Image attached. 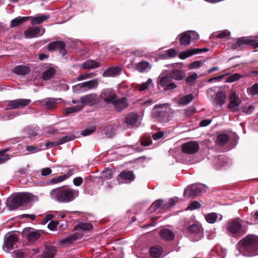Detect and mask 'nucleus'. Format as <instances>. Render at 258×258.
<instances>
[{
  "label": "nucleus",
  "mask_w": 258,
  "mask_h": 258,
  "mask_svg": "<svg viewBox=\"0 0 258 258\" xmlns=\"http://www.w3.org/2000/svg\"><path fill=\"white\" fill-rule=\"evenodd\" d=\"M159 234L162 238L168 241L173 240L175 237L174 233L168 229H161Z\"/></svg>",
  "instance_id": "24"
},
{
  "label": "nucleus",
  "mask_w": 258,
  "mask_h": 258,
  "mask_svg": "<svg viewBox=\"0 0 258 258\" xmlns=\"http://www.w3.org/2000/svg\"><path fill=\"white\" fill-rule=\"evenodd\" d=\"M149 66L150 63L149 62L142 61L136 64V69L138 72L143 73L147 69L149 68Z\"/></svg>",
  "instance_id": "35"
},
{
  "label": "nucleus",
  "mask_w": 258,
  "mask_h": 258,
  "mask_svg": "<svg viewBox=\"0 0 258 258\" xmlns=\"http://www.w3.org/2000/svg\"><path fill=\"white\" fill-rule=\"evenodd\" d=\"M98 81L96 80H92L82 83L77 84L73 87L77 89H80L83 88H86L87 90L95 88L98 86Z\"/></svg>",
  "instance_id": "17"
},
{
  "label": "nucleus",
  "mask_w": 258,
  "mask_h": 258,
  "mask_svg": "<svg viewBox=\"0 0 258 258\" xmlns=\"http://www.w3.org/2000/svg\"><path fill=\"white\" fill-rule=\"evenodd\" d=\"M227 233L235 238H238L246 233V229L242 225V221L239 218L229 220L225 225Z\"/></svg>",
  "instance_id": "4"
},
{
  "label": "nucleus",
  "mask_w": 258,
  "mask_h": 258,
  "mask_svg": "<svg viewBox=\"0 0 258 258\" xmlns=\"http://www.w3.org/2000/svg\"><path fill=\"white\" fill-rule=\"evenodd\" d=\"M84 105H78L74 107H67L65 109L66 114H69L74 112H77L82 109Z\"/></svg>",
  "instance_id": "42"
},
{
  "label": "nucleus",
  "mask_w": 258,
  "mask_h": 258,
  "mask_svg": "<svg viewBox=\"0 0 258 258\" xmlns=\"http://www.w3.org/2000/svg\"><path fill=\"white\" fill-rule=\"evenodd\" d=\"M30 18V17H18L11 21V27H15L19 26L23 23L28 21Z\"/></svg>",
  "instance_id": "27"
},
{
  "label": "nucleus",
  "mask_w": 258,
  "mask_h": 258,
  "mask_svg": "<svg viewBox=\"0 0 258 258\" xmlns=\"http://www.w3.org/2000/svg\"><path fill=\"white\" fill-rule=\"evenodd\" d=\"M93 227V225L91 223L80 222L75 226V229L77 230H81L82 231H87L92 229Z\"/></svg>",
  "instance_id": "38"
},
{
  "label": "nucleus",
  "mask_w": 258,
  "mask_h": 258,
  "mask_svg": "<svg viewBox=\"0 0 258 258\" xmlns=\"http://www.w3.org/2000/svg\"><path fill=\"white\" fill-rule=\"evenodd\" d=\"M67 179V177L61 175L55 178H53L49 180V183L51 184H56L58 182H62Z\"/></svg>",
  "instance_id": "52"
},
{
  "label": "nucleus",
  "mask_w": 258,
  "mask_h": 258,
  "mask_svg": "<svg viewBox=\"0 0 258 258\" xmlns=\"http://www.w3.org/2000/svg\"><path fill=\"white\" fill-rule=\"evenodd\" d=\"M66 43L62 41H55L49 43L47 45V49L50 51L59 50L62 56L67 54Z\"/></svg>",
  "instance_id": "10"
},
{
  "label": "nucleus",
  "mask_w": 258,
  "mask_h": 258,
  "mask_svg": "<svg viewBox=\"0 0 258 258\" xmlns=\"http://www.w3.org/2000/svg\"><path fill=\"white\" fill-rule=\"evenodd\" d=\"M201 205L198 201H194L191 202L186 208V210H194L201 208Z\"/></svg>",
  "instance_id": "51"
},
{
  "label": "nucleus",
  "mask_w": 258,
  "mask_h": 258,
  "mask_svg": "<svg viewBox=\"0 0 258 258\" xmlns=\"http://www.w3.org/2000/svg\"><path fill=\"white\" fill-rule=\"evenodd\" d=\"M58 222L56 221H51L48 224V228L51 230H54L57 226Z\"/></svg>",
  "instance_id": "62"
},
{
  "label": "nucleus",
  "mask_w": 258,
  "mask_h": 258,
  "mask_svg": "<svg viewBox=\"0 0 258 258\" xmlns=\"http://www.w3.org/2000/svg\"><path fill=\"white\" fill-rule=\"evenodd\" d=\"M179 42L181 45L186 46L190 44V39L187 31L181 34Z\"/></svg>",
  "instance_id": "37"
},
{
  "label": "nucleus",
  "mask_w": 258,
  "mask_h": 258,
  "mask_svg": "<svg viewBox=\"0 0 258 258\" xmlns=\"http://www.w3.org/2000/svg\"><path fill=\"white\" fill-rule=\"evenodd\" d=\"M170 104L165 103L155 105L152 116L155 120L159 122L169 121L173 109L170 108Z\"/></svg>",
  "instance_id": "3"
},
{
  "label": "nucleus",
  "mask_w": 258,
  "mask_h": 258,
  "mask_svg": "<svg viewBox=\"0 0 258 258\" xmlns=\"http://www.w3.org/2000/svg\"><path fill=\"white\" fill-rule=\"evenodd\" d=\"M47 109H52L55 107L56 103L54 100L52 99H47L43 101Z\"/></svg>",
  "instance_id": "47"
},
{
  "label": "nucleus",
  "mask_w": 258,
  "mask_h": 258,
  "mask_svg": "<svg viewBox=\"0 0 258 258\" xmlns=\"http://www.w3.org/2000/svg\"><path fill=\"white\" fill-rule=\"evenodd\" d=\"M205 190L202 184H192L187 187L184 191V195L187 198H192L200 195Z\"/></svg>",
  "instance_id": "8"
},
{
  "label": "nucleus",
  "mask_w": 258,
  "mask_h": 258,
  "mask_svg": "<svg viewBox=\"0 0 258 258\" xmlns=\"http://www.w3.org/2000/svg\"><path fill=\"white\" fill-rule=\"evenodd\" d=\"M98 100L97 95L95 93H91L84 95L80 98L81 105H86L89 104H95Z\"/></svg>",
  "instance_id": "15"
},
{
  "label": "nucleus",
  "mask_w": 258,
  "mask_h": 258,
  "mask_svg": "<svg viewBox=\"0 0 258 258\" xmlns=\"http://www.w3.org/2000/svg\"><path fill=\"white\" fill-rule=\"evenodd\" d=\"M241 102V99L237 96L236 92H232L229 95V102L228 104V108L231 111H237Z\"/></svg>",
  "instance_id": "11"
},
{
  "label": "nucleus",
  "mask_w": 258,
  "mask_h": 258,
  "mask_svg": "<svg viewBox=\"0 0 258 258\" xmlns=\"http://www.w3.org/2000/svg\"><path fill=\"white\" fill-rule=\"evenodd\" d=\"M56 252V247L51 244L45 245L44 251L41 255L42 258H53Z\"/></svg>",
  "instance_id": "16"
},
{
  "label": "nucleus",
  "mask_w": 258,
  "mask_h": 258,
  "mask_svg": "<svg viewBox=\"0 0 258 258\" xmlns=\"http://www.w3.org/2000/svg\"><path fill=\"white\" fill-rule=\"evenodd\" d=\"M52 170L50 168L46 167L43 168L41 170V175L43 176H47L51 173Z\"/></svg>",
  "instance_id": "64"
},
{
  "label": "nucleus",
  "mask_w": 258,
  "mask_h": 258,
  "mask_svg": "<svg viewBox=\"0 0 258 258\" xmlns=\"http://www.w3.org/2000/svg\"><path fill=\"white\" fill-rule=\"evenodd\" d=\"M138 117L137 113H130L125 117V123L127 125H132L137 121Z\"/></svg>",
  "instance_id": "32"
},
{
  "label": "nucleus",
  "mask_w": 258,
  "mask_h": 258,
  "mask_svg": "<svg viewBox=\"0 0 258 258\" xmlns=\"http://www.w3.org/2000/svg\"><path fill=\"white\" fill-rule=\"evenodd\" d=\"M199 146L194 141H191L184 144L182 146V150L183 152L188 154H194L198 151Z\"/></svg>",
  "instance_id": "14"
},
{
  "label": "nucleus",
  "mask_w": 258,
  "mask_h": 258,
  "mask_svg": "<svg viewBox=\"0 0 258 258\" xmlns=\"http://www.w3.org/2000/svg\"><path fill=\"white\" fill-rule=\"evenodd\" d=\"M13 257L14 258H26L27 256L28 255V251L25 250L22 251L21 250L18 249L15 250L13 253Z\"/></svg>",
  "instance_id": "40"
},
{
  "label": "nucleus",
  "mask_w": 258,
  "mask_h": 258,
  "mask_svg": "<svg viewBox=\"0 0 258 258\" xmlns=\"http://www.w3.org/2000/svg\"><path fill=\"white\" fill-rule=\"evenodd\" d=\"M194 99L192 94L184 96L178 100V103L182 105H185L190 103Z\"/></svg>",
  "instance_id": "39"
},
{
  "label": "nucleus",
  "mask_w": 258,
  "mask_h": 258,
  "mask_svg": "<svg viewBox=\"0 0 258 258\" xmlns=\"http://www.w3.org/2000/svg\"><path fill=\"white\" fill-rule=\"evenodd\" d=\"M58 145H59L58 141L55 142L47 141L45 144V147L48 148L57 146Z\"/></svg>",
  "instance_id": "60"
},
{
  "label": "nucleus",
  "mask_w": 258,
  "mask_h": 258,
  "mask_svg": "<svg viewBox=\"0 0 258 258\" xmlns=\"http://www.w3.org/2000/svg\"><path fill=\"white\" fill-rule=\"evenodd\" d=\"M241 78V76L238 74L235 73L229 76L226 79V82H233L238 81Z\"/></svg>",
  "instance_id": "49"
},
{
  "label": "nucleus",
  "mask_w": 258,
  "mask_h": 258,
  "mask_svg": "<svg viewBox=\"0 0 258 258\" xmlns=\"http://www.w3.org/2000/svg\"><path fill=\"white\" fill-rule=\"evenodd\" d=\"M202 50L201 49H188L185 51L181 52L179 55V57L180 58L184 59H185L193 54H197L202 52Z\"/></svg>",
  "instance_id": "26"
},
{
  "label": "nucleus",
  "mask_w": 258,
  "mask_h": 258,
  "mask_svg": "<svg viewBox=\"0 0 258 258\" xmlns=\"http://www.w3.org/2000/svg\"><path fill=\"white\" fill-rule=\"evenodd\" d=\"M40 237V234L38 231H31L28 233L27 239L29 241H35Z\"/></svg>",
  "instance_id": "43"
},
{
  "label": "nucleus",
  "mask_w": 258,
  "mask_h": 258,
  "mask_svg": "<svg viewBox=\"0 0 258 258\" xmlns=\"http://www.w3.org/2000/svg\"><path fill=\"white\" fill-rule=\"evenodd\" d=\"M116 97L114 91L108 89L104 90L100 95V99L106 104H112Z\"/></svg>",
  "instance_id": "12"
},
{
  "label": "nucleus",
  "mask_w": 258,
  "mask_h": 258,
  "mask_svg": "<svg viewBox=\"0 0 258 258\" xmlns=\"http://www.w3.org/2000/svg\"><path fill=\"white\" fill-rule=\"evenodd\" d=\"M174 80H177V70L174 69L171 73L165 76L159 77L158 86L162 87L165 90H170L176 87Z\"/></svg>",
  "instance_id": "5"
},
{
  "label": "nucleus",
  "mask_w": 258,
  "mask_h": 258,
  "mask_svg": "<svg viewBox=\"0 0 258 258\" xmlns=\"http://www.w3.org/2000/svg\"><path fill=\"white\" fill-rule=\"evenodd\" d=\"M31 100L28 99H17L7 101L8 109H15L29 105Z\"/></svg>",
  "instance_id": "9"
},
{
  "label": "nucleus",
  "mask_w": 258,
  "mask_h": 258,
  "mask_svg": "<svg viewBox=\"0 0 258 258\" xmlns=\"http://www.w3.org/2000/svg\"><path fill=\"white\" fill-rule=\"evenodd\" d=\"M113 174L110 170H106L103 172V177L104 179H109L112 178Z\"/></svg>",
  "instance_id": "57"
},
{
  "label": "nucleus",
  "mask_w": 258,
  "mask_h": 258,
  "mask_svg": "<svg viewBox=\"0 0 258 258\" xmlns=\"http://www.w3.org/2000/svg\"><path fill=\"white\" fill-rule=\"evenodd\" d=\"M40 32V29L38 27H35L25 30L24 35L26 37L31 38L37 37Z\"/></svg>",
  "instance_id": "25"
},
{
  "label": "nucleus",
  "mask_w": 258,
  "mask_h": 258,
  "mask_svg": "<svg viewBox=\"0 0 258 258\" xmlns=\"http://www.w3.org/2000/svg\"><path fill=\"white\" fill-rule=\"evenodd\" d=\"M164 135L163 132H158L156 133H154L152 135V138L154 140H157L162 138Z\"/></svg>",
  "instance_id": "59"
},
{
  "label": "nucleus",
  "mask_w": 258,
  "mask_h": 258,
  "mask_svg": "<svg viewBox=\"0 0 258 258\" xmlns=\"http://www.w3.org/2000/svg\"><path fill=\"white\" fill-rule=\"evenodd\" d=\"M83 182V179L81 177H75L73 179V183L76 186H80Z\"/></svg>",
  "instance_id": "63"
},
{
  "label": "nucleus",
  "mask_w": 258,
  "mask_h": 258,
  "mask_svg": "<svg viewBox=\"0 0 258 258\" xmlns=\"http://www.w3.org/2000/svg\"><path fill=\"white\" fill-rule=\"evenodd\" d=\"M121 69L118 67H110L103 73L104 77H113L118 76L121 72Z\"/></svg>",
  "instance_id": "19"
},
{
  "label": "nucleus",
  "mask_w": 258,
  "mask_h": 258,
  "mask_svg": "<svg viewBox=\"0 0 258 258\" xmlns=\"http://www.w3.org/2000/svg\"><path fill=\"white\" fill-rule=\"evenodd\" d=\"M96 130L95 126H92L90 128H86L82 132V135L83 136H87L92 134Z\"/></svg>",
  "instance_id": "54"
},
{
  "label": "nucleus",
  "mask_w": 258,
  "mask_h": 258,
  "mask_svg": "<svg viewBox=\"0 0 258 258\" xmlns=\"http://www.w3.org/2000/svg\"><path fill=\"white\" fill-rule=\"evenodd\" d=\"M112 104H113L115 110L117 112L122 111L128 106L126 97H122L121 98H115Z\"/></svg>",
  "instance_id": "13"
},
{
  "label": "nucleus",
  "mask_w": 258,
  "mask_h": 258,
  "mask_svg": "<svg viewBox=\"0 0 258 258\" xmlns=\"http://www.w3.org/2000/svg\"><path fill=\"white\" fill-rule=\"evenodd\" d=\"M206 221L211 224L215 223L218 219V215L216 213H211L205 215Z\"/></svg>",
  "instance_id": "41"
},
{
  "label": "nucleus",
  "mask_w": 258,
  "mask_h": 258,
  "mask_svg": "<svg viewBox=\"0 0 258 258\" xmlns=\"http://www.w3.org/2000/svg\"><path fill=\"white\" fill-rule=\"evenodd\" d=\"M197 78L198 75L196 73H193L186 78V83L189 85H192Z\"/></svg>",
  "instance_id": "48"
},
{
  "label": "nucleus",
  "mask_w": 258,
  "mask_h": 258,
  "mask_svg": "<svg viewBox=\"0 0 258 258\" xmlns=\"http://www.w3.org/2000/svg\"><path fill=\"white\" fill-rule=\"evenodd\" d=\"M75 138V136L73 134H70L68 135H67L65 137H63L60 138L58 141V144H59V145L63 144L68 142H69V141L74 140Z\"/></svg>",
  "instance_id": "45"
},
{
  "label": "nucleus",
  "mask_w": 258,
  "mask_h": 258,
  "mask_svg": "<svg viewBox=\"0 0 258 258\" xmlns=\"http://www.w3.org/2000/svg\"><path fill=\"white\" fill-rule=\"evenodd\" d=\"M176 51L175 49L173 48L169 49L165 51V52L162 54V58H167V57H175L176 55Z\"/></svg>",
  "instance_id": "46"
},
{
  "label": "nucleus",
  "mask_w": 258,
  "mask_h": 258,
  "mask_svg": "<svg viewBox=\"0 0 258 258\" xmlns=\"http://www.w3.org/2000/svg\"><path fill=\"white\" fill-rule=\"evenodd\" d=\"M118 177L126 181V182H130L135 180L136 176L133 171L124 170L118 175Z\"/></svg>",
  "instance_id": "18"
},
{
  "label": "nucleus",
  "mask_w": 258,
  "mask_h": 258,
  "mask_svg": "<svg viewBox=\"0 0 258 258\" xmlns=\"http://www.w3.org/2000/svg\"><path fill=\"white\" fill-rule=\"evenodd\" d=\"M188 230L191 233L199 236H202L203 233L202 227L198 224H192L189 226Z\"/></svg>",
  "instance_id": "28"
},
{
  "label": "nucleus",
  "mask_w": 258,
  "mask_h": 258,
  "mask_svg": "<svg viewBox=\"0 0 258 258\" xmlns=\"http://www.w3.org/2000/svg\"><path fill=\"white\" fill-rule=\"evenodd\" d=\"M81 237V235L80 234L75 233L62 239L61 243L62 244H72Z\"/></svg>",
  "instance_id": "30"
},
{
  "label": "nucleus",
  "mask_w": 258,
  "mask_h": 258,
  "mask_svg": "<svg viewBox=\"0 0 258 258\" xmlns=\"http://www.w3.org/2000/svg\"><path fill=\"white\" fill-rule=\"evenodd\" d=\"M251 39L248 37H241L238 38L237 40L236 43L233 45V47L236 48L237 46H240L244 44L250 45L251 42Z\"/></svg>",
  "instance_id": "34"
},
{
  "label": "nucleus",
  "mask_w": 258,
  "mask_h": 258,
  "mask_svg": "<svg viewBox=\"0 0 258 258\" xmlns=\"http://www.w3.org/2000/svg\"><path fill=\"white\" fill-rule=\"evenodd\" d=\"M247 93L252 95L258 94V83H255L251 87L248 88Z\"/></svg>",
  "instance_id": "50"
},
{
  "label": "nucleus",
  "mask_w": 258,
  "mask_h": 258,
  "mask_svg": "<svg viewBox=\"0 0 258 258\" xmlns=\"http://www.w3.org/2000/svg\"><path fill=\"white\" fill-rule=\"evenodd\" d=\"M53 217V215L52 214H48L45 216L44 218L42 220L41 223L44 225L46 224L49 221L52 220Z\"/></svg>",
  "instance_id": "61"
},
{
  "label": "nucleus",
  "mask_w": 258,
  "mask_h": 258,
  "mask_svg": "<svg viewBox=\"0 0 258 258\" xmlns=\"http://www.w3.org/2000/svg\"><path fill=\"white\" fill-rule=\"evenodd\" d=\"M226 99L225 93L223 91H219L216 93L214 101L216 105L222 106L225 103Z\"/></svg>",
  "instance_id": "20"
},
{
  "label": "nucleus",
  "mask_w": 258,
  "mask_h": 258,
  "mask_svg": "<svg viewBox=\"0 0 258 258\" xmlns=\"http://www.w3.org/2000/svg\"><path fill=\"white\" fill-rule=\"evenodd\" d=\"M152 141L151 138H144L142 139L141 144L144 146H149L150 144H152Z\"/></svg>",
  "instance_id": "58"
},
{
  "label": "nucleus",
  "mask_w": 258,
  "mask_h": 258,
  "mask_svg": "<svg viewBox=\"0 0 258 258\" xmlns=\"http://www.w3.org/2000/svg\"><path fill=\"white\" fill-rule=\"evenodd\" d=\"M176 201L174 199H170L169 201L165 203L162 199H159L155 201L150 206V210L154 212L164 213L169 208L174 206Z\"/></svg>",
  "instance_id": "7"
},
{
  "label": "nucleus",
  "mask_w": 258,
  "mask_h": 258,
  "mask_svg": "<svg viewBox=\"0 0 258 258\" xmlns=\"http://www.w3.org/2000/svg\"><path fill=\"white\" fill-rule=\"evenodd\" d=\"M163 249L159 246H154L151 247L150 253L153 258H159L162 254Z\"/></svg>",
  "instance_id": "29"
},
{
  "label": "nucleus",
  "mask_w": 258,
  "mask_h": 258,
  "mask_svg": "<svg viewBox=\"0 0 258 258\" xmlns=\"http://www.w3.org/2000/svg\"><path fill=\"white\" fill-rule=\"evenodd\" d=\"M10 159V155H4L2 152H0V164L5 163Z\"/></svg>",
  "instance_id": "56"
},
{
  "label": "nucleus",
  "mask_w": 258,
  "mask_h": 258,
  "mask_svg": "<svg viewBox=\"0 0 258 258\" xmlns=\"http://www.w3.org/2000/svg\"><path fill=\"white\" fill-rule=\"evenodd\" d=\"M239 252L245 256L258 254V237L248 235L240 240L237 244Z\"/></svg>",
  "instance_id": "1"
},
{
  "label": "nucleus",
  "mask_w": 258,
  "mask_h": 258,
  "mask_svg": "<svg viewBox=\"0 0 258 258\" xmlns=\"http://www.w3.org/2000/svg\"><path fill=\"white\" fill-rule=\"evenodd\" d=\"M153 85V81L151 79H148L147 81L141 84L139 88L140 91H143L148 89L150 86Z\"/></svg>",
  "instance_id": "44"
},
{
  "label": "nucleus",
  "mask_w": 258,
  "mask_h": 258,
  "mask_svg": "<svg viewBox=\"0 0 258 258\" xmlns=\"http://www.w3.org/2000/svg\"><path fill=\"white\" fill-rule=\"evenodd\" d=\"M78 191L64 186L51 190V199L60 203H68L74 200L78 196Z\"/></svg>",
  "instance_id": "2"
},
{
  "label": "nucleus",
  "mask_w": 258,
  "mask_h": 258,
  "mask_svg": "<svg viewBox=\"0 0 258 258\" xmlns=\"http://www.w3.org/2000/svg\"><path fill=\"white\" fill-rule=\"evenodd\" d=\"M230 32L228 30L220 31L217 33L216 36L219 38H226L230 36Z\"/></svg>",
  "instance_id": "53"
},
{
  "label": "nucleus",
  "mask_w": 258,
  "mask_h": 258,
  "mask_svg": "<svg viewBox=\"0 0 258 258\" xmlns=\"http://www.w3.org/2000/svg\"><path fill=\"white\" fill-rule=\"evenodd\" d=\"M18 241V237L16 234H11L9 235L5 240V246L8 249H12L13 248L14 244Z\"/></svg>",
  "instance_id": "21"
},
{
  "label": "nucleus",
  "mask_w": 258,
  "mask_h": 258,
  "mask_svg": "<svg viewBox=\"0 0 258 258\" xmlns=\"http://www.w3.org/2000/svg\"><path fill=\"white\" fill-rule=\"evenodd\" d=\"M229 139V136L227 134H220L217 136L216 142L218 145L223 146L228 141Z\"/></svg>",
  "instance_id": "36"
},
{
  "label": "nucleus",
  "mask_w": 258,
  "mask_h": 258,
  "mask_svg": "<svg viewBox=\"0 0 258 258\" xmlns=\"http://www.w3.org/2000/svg\"><path fill=\"white\" fill-rule=\"evenodd\" d=\"M13 72L18 75L25 76L30 72V68L24 65H18L14 68Z\"/></svg>",
  "instance_id": "23"
},
{
  "label": "nucleus",
  "mask_w": 258,
  "mask_h": 258,
  "mask_svg": "<svg viewBox=\"0 0 258 258\" xmlns=\"http://www.w3.org/2000/svg\"><path fill=\"white\" fill-rule=\"evenodd\" d=\"M55 74V69L53 68H50L43 73L42 78L43 80L45 81L49 80L54 77Z\"/></svg>",
  "instance_id": "31"
},
{
  "label": "nucleus",
  "mask_w": 258,
  "mask_h": 258,
  "mask_svg": "<svg viewBox=\"0 0 258 258\" xmlns=\"http://www.w3.org/2000/svg\"><path fill=\"white\" fill-rule=\"evenodd\" d=\"M49 18V16L47 15H41L37 17H34L32 18L31 24L33 25L40 24L48 19Z\"/></svg>",
  "instance_id": "33"
},
{
  "label": "nucleus",
  "mask_w": 258,
  "mask_h": 258,
  "mask_svg": "<svg viewBox=\"0 0 258 258\" xmlns=\"http://www.w3.org/2000/svg\"><path fill=\"white\" fill-rule=\"evenodd\" d=\"M187 32L188 33L190 42L191 41V40H197L199 38V35L198 34V33H197L196 31H187Z\"/></svg>",
  "instance_id": "55"
},
{
  "label": "nucleus",
  "mask_w": 258,
  "mask_h": 258,
  "mask_svg": "<svg viewBox=\"0 0 258 258\" xmlns=\"http://www.w3.org/2000/svg\"><path fill=\"white\" fill-rule=\"evenodd\" d=\"M100 66V63L92 59L87 60L81 64V68L84 69H93Z\"/></svg>",
  "instance_id": "22"
},
{
  "label": "nucleus",
  "mask_w": 258,
  "mask_h": 258,
  "mask_svg": "<svg viewBox=\"0 0 258 258\" xmlns=\"http://www.w3.org/2000/svg\"><path fill=\"white\" fill-rule=\"evenodd\" d=\"M31 200L32 198L28 194L19 193L12 198L8 205L11 209L14 210L29 203Z\"/></svg>",
  "instance_id": "6"
}]
</instances>
